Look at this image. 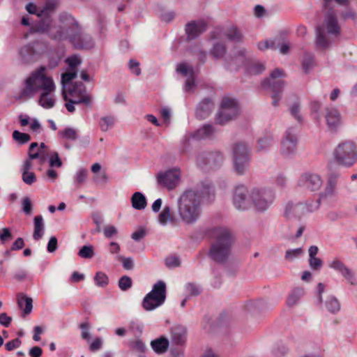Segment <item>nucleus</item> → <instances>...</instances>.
Masks as SVG:
<instances>
[{"mask_svg": "<svg viewBox=\"0 0 357 357\" xmlns=\"http://www.w3.org/2000/svg\"><path fill=\"white\" fill-rule=\"evenodd\" d=\"M321 185L322 181L320 176L314 174H305L298 181L299 186L312 191L319 189Z\"/></svg>", "mask_w": 357, "mask_h": 357, "instance_id": "nucleus-11", "label": "nucleus"}, {"mask_svg": "<svg viewBox=\"0 0 357 357\" xmlns=\"http://www.w3.org/2000/svg\"><path fill=\"white\" fill-rule=\"evenodd\" d=\"M248 160L247 159H242L237 158L234 160V169L237 174H243L248 169Z\"/></svg>", "mask_w": 357, "mask_h": 357, "instance_id": "nucleus-31", "label": "nucleus"}, {"mask_svg": "<svg viewBox=\"0 0 357 357\" xmlns=\"http://www.w3.org/2000/svg\"><path fill=\"white\" fill-rule=\"evenodd\" d=\"M23 88L16 96L17 100L33 98L37 93L56 84L53 77L45 66H39L31 71L23 80Z\"/></svg>", "mask_w": 357, "mask_h": 357, "instance_id": "nucleus-1", "label": "nucleus"}, {"mask_svg": "<svg viewBox=\"0 0 357 357\" xmlns=\"http://www.w3.org/2000/svg\"><path fill=\"white\" fill-rule=\"evenodd\" d=\"M249 198L251 207L257 211H266L273 201L271 192L266 190H252L250 192Z\"/></svg>", "mask_w": 357, "mask_h": 357, "instance_id": "nucleus-7", "label": "nucleus"}, {"mask_svg": "<svg viewBox=\"0 0 357 357\" xmlns=\"http://www.w3.org/2000/svg\"><path fill=\"white\" fill-rule=\"evenodd\" d=\"M326 307L331 312L335 313L340 310V305L336 298L331 296L326 302Z\"/></svg>", "mask_w": 357, "mask_h": 357, "instance_id": "nucleus-32", "label": "nucleus"}, {"mask_svg": "<svg viewBox=\"0 0 357 357\" xmlns=\"http://www.w3.org/2000/svg\"><path fill=\"white\" fill-rule=\"evenodd\" d=\"M57 248V239L56 237L52 236L50 238L47 244V250L50 252H53L56 250Z\"/></svg>", "mask_w": 357, "mask_h": 357, "instance_id": "nucleus-62", "label": "nucleus"}, {"mask_svg": "<svg viewBox=\"0 0 357 357\" xmlns=\"http://www.w3.org/2000/svg\"><path fill=\"white\" fill-rule=\"evenodd\" d=\"M80 328L82 329V337L85 340L89 339L90 333L89 331V324L87 323H82L80 325Z\"/></svg>", "mask_w": 357, "mask_h": 357, "instance_id": "nucleus-58", "label": "nucleus"}, {"mask_svg": "<svg viewBox=\"0 0 357 357\" xmlns=\"http://www.w3.org/2000/svg\"><path fill=\"white\" fill-rule=\"evenodd\" d=\"M131 202L132 207L137 210H142L146 206V199L139 192H136L132 195Z\"/></svg>", "mask_w": 357, "mask_h": 357, "instance_id": "nucleus-23", "label": "nucleus"}, {"mask_svg": "<svg viewBox=\"0 0 357 357\" xmlns=\"http://www.w3.org/2000/svg\"><path fill=\"white\" fill-rule=\"evenodd\" d=\"M325 27L328 34L337 36L340 29L335 16L333 13H328L325 18Z\"/></svg>", "mask_w": 357, "mask_h": 357, "instance_id": "nucleus-20", "label": "nucleus"}, {"mask_svg": "<svg viewBox=\"0 0 357 357\" xmlns=\"http://www.w3.org/2000/svg\"><path fill=\"white\" fill-rule=\"evenodd\" d=\"M237 113L236 102L229 98H224L216 121L220 124H224L236 116Z\"/></svg>", "mask_w": 357, "mask_h": 357, "instance_id": "nucleus-8", "label": "nucleus"}, {"mask_svg": "<svg viewBox=\"0 0 357 357\" xmlns=\"http://www.w3.org/2000/svg\"><path fill=\"white\" fill-rule=\"evenodd\" d=\"M316 44L321 49L326 48L328 45V42L324 34L319 29L317 31Z\"/></svg>", "mask_w": 357, "mask_h": 357, "instance_id": "nucleus-40", "label": "nucleus"}, {"mask_svg": "<svg viewBox=\"0 0 357 357\" xmlns=\"http://www.w3.org/2000/svg\"><path fill=\"white\" fill-rule=\"evenodd\" d=\"M325 119L331 131H336L342 124L341 114L335 108H327L326 109Z\"/></svg>", "mask_w": 357, "mask_h": 357, "instance_id": "nucleus-12", "label": "nucleus"}, {"mask_svg": "<svg viewBox=\"0 0 357 357\" xmlns=\"http://www.w3.org/2000/svg\"><path fill=\"white\" fill-rule=\"evenodd\" d=\"M129 67L132 72L136 75H139L141 73L139 68V63L135 60H130L129 62Z\"/></svg>", "mask_w": 357, "mask_h": 357, "instance_id": "nucleus-59", "label": "nucleus"}, {"mask_svg": "<svg viewBox=\"0 0 357 357\" xmlns=\"http://www.w3.org/2000/svg\"><path fill=\"white\" fill-rule=\"evenodd\" d=\"M176 71L186 78L194 75L192 68L185 63L178 64Z\"/></svg>", "mask_w": 357, "mask_h": 357, "instance_id": "nucleus-30", "label": "nucleus"}, {"mask_svg": "<svg viewBox=\"0 0 357 357\" xmlns=\"http://www.w3.org/2000/svg\"><path fill=\"white\" fill-rule=\"evenodd\" d=\"M207 24L204 21L191 22L187 24L185 31L188 38L194 39L206 30Z\"/></svg>", "mask_w": 357, "mask_h": 357, "instance_id": "nucleus-18", "label": "nucleus"}, {"mask_svg": "<svg viewBox=\"0 0 357 357\" xmlns=\"http://www.w3.org/2000/svg\"><path fill=\"white\" fill-rule=\"evenodd\" d=\"M296 137L291 133H287L281 145V152L286 156L294 154L297 150Z\"/></svg>", "mask_w": 357, "mask_h": 357, "instance_id": "nucleus-15", "label": "nucleus"}, {"mask_svg": "<svg viewBox=\"0 0 357 357\" xmlns=\"http://www.w3.org/2000/svg\"><path fill=\"white\" fill-rule=\"evenodd\" d=\"M34 231L33 237L35 240H39L42 238L44 231L43 218L41 215L34 218Z\"/></svg>", "mask_w": 357, "mask_h": 357, "instance_id": "nucleus-25", "label": "nucleus"}, {"mask_svg": "<svg viewBox=\"0 0 357 357\" xmlns=\"http://www.w3.org/2000/svg\"><path fill=\"white\" fill-rule=\"evenodd\" d=\"M172 338L176 344L182 343L185 337L186 330L183 326H176L172 328Z\"/></svg>", "mask_w": 357, "mask_h": 357, "instance_id": "nucleus-26", "label": "nucleus"}, {"mask_svg": "<svg viewBox=\"0 0 357 357\" xmlns=\"http://www.w3.org/2000/svg\"><path fill=\"white\" fill-rule=\"evenodd\" d=\"M78 255L82 258H92L94 256V250L93 246L91 245L82 246L79 250Z\"/></svg>", "mask_w": 357, "mask_h": 357, "instance_id": "nucleus-34", "label": "nucleus"}, {"mask_svg": "<svg viewBox=\"0 0 357 357\" xmlns=\"http://www.w3.org/2000/svg\"><path fill=\"white\" fill-rule=\"evenodd\" d=\"M303 252L301 248H296L293 250H289L286 252L285 259L289 261H293L298 256H300Z\"/></svg>", "mask_w": 357, "mask_h": 357, "instance_id": "nucleus-44", "label": "nucleus"}, {"mask_svg": "<svg viewBox=\"0 0 357 357\" xmlns=\"http://www.w3.org/2000/svg\"><path fill=\"white\" fill-rule=\"evenodd\" d=\"M38 144L36 142L31 143L29 149V159L32 162V160L40 158L41 163L45 162L47 156L43 154V152L40 151L38 149Z\"/></svg>", "mask_w": 357, "mask_h": 357, "instance_id": "nucleus-24", "label": "nucleus"}, {"mask_svg": "<svg viewBox=\"0 0 357 357\" xmlns=\"http://www.w3.org/2000/svg\"><path fill=\"white\" fill-rule=\"evenodd\" d=\"M151 346L157 354L166 352L169 347V340L165 337H160L151 341Z\"/></svg>", "mask_w": 357, "mask_h": 357, "instance_id": "nucleus-21", "label": "nucleus"}, {"mask_svg": "<svg viewBox=\"0 0 357 357\" xmlns=\"http://www.w3.org/2000/svg\"><path fill=\"white\" fill-rule=\"evenodd\" d=\"M94 280L96 285L102 287L108 284L109 278L105 273L98 272L94 277Z\"/></svg>", "mask_w": 357, "mask_h": 357, "instance_id": "nucleus-35", "label": "nucleus"}, {"mask_svg": "<svg viewBox=\"0 0 357 357\" xmlns=\"http://www.w3.org/2000/svg\"><path fill=\"white\" fill-rule=\"evenodd\" d=\"M250 192L243 186L235 189L233 202L238 210H245L251 207V201L249 198Z\"/></svg>", "mask_w": 357, "mask_h": 357, "instance_id": "nucleus-9", "label": "nucleus"}, {"mask_svg": "<svg viewBox=\"0 0 357 357\" xmlns=\"http://www.w3.org/2000/svg\"><path fill=\"white\" fill-rule=\"evenodd\" d=\"M146 235V231L144 229L140 228L132 234V238L136 241L141 240Z\"/></svg>", "mask_w": 357, "mask_h": 357, "instance_id": "nucleus-56", "label": "nucleus"}, {"mask_svg": "<svg viewBox=\"0 0 357 357\" xmlns=\"http://www.w3.org/2000/svg\"><path fill=\"white\" fill-rule=\"evenodd\" d=\"M304 207L301 204H294L288 203L285 206L284 214L287 217L293 215H300L303 213Z\"/></svg>", "mask_w": 357, "mask_h": 357, "instance_id": "nucleus-27", "label": "nucleus"}, {"mask_svg": "<svg viewBox=\"0 0 357 357\" xmlns=\"http://www.w3.org/2000/svg\"><path fill=\"white\" fill-rule=\"evenodd\" d=\"M227 37L232 40H239L241 38V35L236 28L232 27L228 31Z\"/></svg>", "mask_w": 357, "mask_h": 357, "instance_id": "nucleus-52", "label": "nucleus"}, {"mask_svg": "<svg viewBox=\"0 0 357 357\" xmlns=\"http://www.w3.org/2000/svg\"><path fill=\"white\" fill-rule=\"evenodd\" d=\"M62 94L65 100H70L77 103L89 105L91 100L82 83L64 86L62 89Z\"/></svg>", "mask_w": 357, "mask_h": 357, "instance_id": "nucleus-5", "label": "nucleus"}, {"mask_svg": "<svg viewBox=\"0 0 357 357\" xmlns=\"http://www.w3.org/2000/svg\"><path fill=\"white\" fill-rule=\"evenodd\" d=\"M21 343V340L19 338H16L8 342L5 344V347L8 351H12L14 349L18 348L20 346Z\"/></svg>", "mask_w": 357, "mask_h": 357, "instance_id": "nucleus-54", "label": "nucleus"}, {"mask_svg": "<svg viewBox=\"0 0 357 357\" xmlns=\"http://www.w3.org/2000/svg\"><path fill=\"white\" fill-rule=\"evenodd\" d=\"M328 266L331 268L338 271L352 285L356 284L354 274L340 260L334 259Z\"/></svg>", "mask_w": 357, "mask_h": 357, "instance_id": "nucleus-14", "label": "nucleus"}, {"mask_svg": "<svg viewBox=\"0 0 357 357\" xmlns=\"http://www.w3.org/2000/svg\"><path fill=\"white\" fill-rule=\"evenodd\" d=\"M177 212L185 224L195 222L201 215V199L199 195L193 190H187L178 198Z\"/></svg>", "mask_w": 357, "mask_h": 357, "instance_id": "nucleus-2", "label": "nucleus"}, {"mask_svg": "<svg viewBox=\"0 0 357 357\" xmlns=\"http://www.w3.org/2000/svg\"><path fill=\"white\" fill-rule=\"evenodd\" d=\"M50 167H60L62 165V162L57 153H54L50 159Z\"/></svg>", "mask_w": 357, "mask_h": 357, "instance_id": "nucleus-53", "label": "nucleus"}, {"mask_svg": "<svg viewBox=\"0 0 357 357\" xmlns=\"http://www.w3.org/2000/svg\"><path fill=\"white\" fill-rule=\"evenodd\" d=\"M102 344V340L98 337L91 342L89 346V349L92 351H96L100 349Z\"/></svg>", "mask_w": 357, "mask_h": 357, "instance_id": "nucleus-57", "label": "nucleus"}, {"mask_svg": "<svg viewBox=\"0 0 357 357\" xmlns=\"http://www.w3.org/2000/svg\"><path fill=\"white\" fill-rule=\"evenodd\" d=\"M87 174V171L84 169L78 170L75 176V181L79 185L83 183L86 179Z\"/></svg>", "mask_w": 357, "mask_h": 357, "instance_id": "nucleus-47", "label": "nucleus"}, {"mask_svg": "<svg viewBox=\"0 0 357 357\" xmlns=\"http://www.w3.org/2000/svg\"><path fill=\"white\" fill-rule=\"evenodd\" d=\"M180 173L178 170H170L158 175V183L168 189L174 188L178 183Z\"/></svg>", "mask_w": 357, "mask_h": 357, "instance_id": "nucleus-10", "label": "nucleus"}, {"mask_svg": "<svg viewBox=\"0 0 357 357\" xmlns=\"http://www.w3.org/2000/svg\"><path fill=\"white\" fill-rule=\"evenodd\" d=\"M12 238L11 234L8 228L2 229L0 232V239L4 243L5 241L10 240Z\"/></svg>", "mask_w": 357, "mask_h": 357, "instance_id": "nucleus-61", "label": "nucleus"}, {"mask_svg": "<svg viewBox=\"0 0 357 357\" xmlns=\"http://www.w3.org/2000/svg\"><path fill=\"white\" fill-rule=\"evenodd\" d=\"M114 124V119L112 116H104L101 118L100 126L102 131H107Z\"/></svg>", "mask_w": 357, "mask_h": 357, "instance_id": "nucleus-38", "label": "nucleus"}, {"mask_svg": "<svg viewBox=\"0 0 357 357\" xmlns=\"http://www.w3.org/2000/svg\"><path fill=\"white\" fill-rule=\"evenodd\" d=\"M76 73H63L61 76V84L64 86H71V81L76 77Z\"/></svg>", "mask_w": 357, "mask_h": 357, "instance_id": "nucleus-41", "label": "nucleus"}, {"mask_svg": "<svg viewBox=\"0 0 357 357\" xmlns=\"http://www.w3.org/2000/svg\"><path fill=\"white\" fill-rule=\"evenodd\" d=\"M211 111V105L208 101H204L198 105L196 111L197 116L200 118L205 117Z\"/></svg>", "mask_w": 357, "mask_h": 357, "instance_id": "nucleus-29", "label": "nucleus"}, {"mask_svg": "<svg viewBox=\"0 0 357 357\" xmlns=\"http://www.w3.org/2000/svg\"><path fill=\"white\" fill-rule=\"evenodd\" d=\"M322 260L318 257H310L309 259V264L312 269L318 270L322 266Z\"/></svg>", "mask_w": 357, "mask_h": 357, "instance_id": "nucleus-49", "label": "nucleus"}, {"mask_svg": "<svg viewBox=\"0 0 357 357\" xmlns=\"http://www.w3.org/2000/svg\"><path fill=\"white\" fill-rule=\"evenodd\" d=\"M234 159L238 158H248V148L243 144H236L233 148Z\"/></svg>", "mask_w": 357, "mask_h": 357, "instance_id": "nucleus-28", "label": "nucleus"}, {"mask_svg": "<svg viewBox=\"0 0 357 357\" xmlns=\"http://www.w3.org/2000/svg\"><path fill=\"white\" fill-rule=\"evenodd\" d=\"M186 290L188 294L191 296H197L200 294L201 289L195 284H189L186 287Z\"/></svg>", "mask_w": 357, "mask_h": 357, "instance_id": "nucleus-55", "label": "nucleus"}, {"mask_svg": "<svg viewBox=\"0 0 357 357\" xmlns=\"http://www.w3.org/2000/svg\"><path fill=\"white\" fill-rule=\"evenodd\" d=\"M60 135L61 137L69 140H75L77 138L76 130L70 128L65 129Z\"/></svg>", "mask_w": 357, "mask_h": 357, "instance_id": "nucleus-42", "label": "nucleus"}, {"mask_svg": "<svg viewBox=\"0 0 357 357\" xmlns=\"http://www.w3.org/2000/svg\"><path fill=\"white\" fill-rule=\"evenodd\" d=\"M321 202L326 204H333L338 200L337 192L335 185L330 183L325 190L321 193L320 197Z\"/></svg>", "mask_w": 357, "mask_h": 357, "instance_id": "nucleus-19", "label": "nucleus"}, {"mask_svg": "<svg viewBox=\"0 0 357 357\" xmlns=\"http://www.w3.org/2000/svg\"><path fill=\"white\" fill-rule=\"evenodd\" d=\"M56 90V84L52 87L39 92L38 102L40 106L45 109L52 108L55 105L54 93Z\"/></svg>", "mask_w": 357, "mask_h": 357, "instance_id": "nucleus-13", "label": "nucleus"}, {"mask_svg": "<svg viewBox=\"0 0 357 357\" xmlns=\"http://www.w3.org/2000/svg\"><path fill=\"white\" fill-rule=\"evenodd\" d=\"M231 243L230 234L225 231L218 238L217 243L210 251L211 257L218 262H222L229 254V248Z\"/></svg>", "mask_w": 357, "mask_h": 357, "instance_id": "nucleus-6", "label": "nucleus"}, {"mask_svg": "<svg viewBox=\"0 0 357 357\" xmlns=\"http://www.w3.org/2000/svg\"><path fill=\"white\" fill-rule=\"evenodd\" d=\"M283 75V73L279 70H274L271 75V77L268 80L269 84L272 89V91L273 92V102L274 105H278V102L279 101L280 98H278V93L276 92V90L278 89L279 91H282V88L283 86V82L282 80H275V78L280 77Z\"/></svg>", "mask_w": 357, "mask_h": 357, "instance_id": "nucleus-17", "label": "nucleus"}, {"mask_svg": "<svg viewBox=\"0 0 357 357\" xmlns=\"http://www.w3.org/2000/svg\"><path fill=\"white\" fill-rule=\"evenodd\" d=\"M310 107L312 112L316 116L317 118H318L319 116L321 103L317 100L312 101L310 104Z\"/></svg>", "mask_w": 357, "mask_h": 357, "instance_id": "nucleus-50", "label": "nucleus"}, {"mask_svg": "<svg viewBox=\"0 0 357 357\" xmlns=\"http://www.w3.org/2000/svg\"><path fill=\"white\" fill-rule=\"evenodd\" d=\"M302 295V291L300 289L294 290L289 296L287 303L289 305H295L300 299Z\"/></svg>", "mask_w": 357, "mask_h": 357, "instance_id": "nucleus-43", "label": "nucleus"}, {"mask_svg": "<svg viewBox=\"0 0 357 357\" xmlns=\"http://www.w3.org/2000/svg\"><path fill=\"white\" fill-rule=\"evenodd\" d=\"M13 138L16 142H17L20 144H26L31 139V137L29 135L24 132H20L18 130L13 131Z\"/></svg>", "mask_w": 357, "mask_h": 357, "instance_id": "nucleus-33", "label": "nucleus"}, {"mask_svg": "<svg viewBox=\"0 0 357 357\" xmlns=\"http://www.w3.org/2000/svg\"><path fill=\"white\" fill-rule=\"evenodd\" d=\"M123 263V266L127 270L132 269L133 268V260L130 257H120Z\"/></svg>", "mask_w": 357, "mask_h": 357, "instance_id": "nucleus-60", "label": "nucleus"}, {"mask_svg": "<svg viewBox=\"0 0 357 357\" xmlns=\"http://www.w3.org/2000/svg\"><path fill=\"white\" fill-rule=\"evenodd\" d=\"M334 156L338 164L351 167L357 160V147L353 142H341L335 149Z\"/></svg>", "mask_w": 357, "mask_h": 357, "instance_id": "nucleus-3", "label": "nucleus"}, {"mask_svg": "<svg viewBox=\"0 0 357 357\" xmlns=\"http://www.w3.org/2000/svg\"><path fill=\"white\" fill-rule=\"evenodd\" d=\"M33 163L30 160L23 162L21 167L22 180L29 185H31L37 181L35 173L32 171Z\"/></svg>", "mask_w": 357, "mask_h": 357, "instance_id": "nucleus-16", "label": "nucleus"}, {"mask_svg": "<svg viewBox=\"0 0 357 357\" xmlns=\"http://www.w3.org/2000/svg\"><path fill=\"white\" fill-rule=\"evenodd\" d=\"M166 298V285L162 281L156 282L152 290L144 297L143 307L147 311H151L160 306Z\"/></svg>", "mask_w": 357, "mask_h": 357, "instance_id": "nucleus-4", "label": "nucleus"}, {"mask_svg": "<svg viewBox=\"0 0 357 357\" xmlns=\"http://www.w3.org/2000/svg\"><path fill=\"white\" fill-rule=\"evenodd\" d=\"M18 305L23 310L24 316L31 313L33 305L32 298L24 295H20L17 298Z\"/></svg>", "mask_w": 357, "mask_h": 357, "instance_id": "nucleus-22", "label": "nucleus"}, {"mask_svg": "<svg viewBox=\"0 0 357 357\" xmlns=\"http://www.w3.org/2000/svg\"><path fill=\"white\" fill-rule=\"evenodd\" d=\"M213 133V130L211 126H204L198 130V135L201 137H207Z\"/></svg>", "mask_w": 357, "mask_h": 357, "instance_id": "nucleus-48", "label": "nucleus"}, {"mask_svg": "<svg viewBox=\"0 0 357 357\" xmlns=\"http://www.w3.org/2000/svg\"><path fill=\"white\" fill-rule=\"evenodd\" d=\"M171 219V210L168 206L164 207L162 212L159 215V222L162 225H165Z\"/></svg>", "mask_w": 357, "mask_h": 357, "instance_id": "nucleus-39", "label": "nucleus"}, {"mask_svg": "<svg viewBox=\"0 0 357 357\" xmlns=\"http://www.w3.org/2000/svg\"><path fill=\"white\" fill-rule=\"evenodd\" d=\"M226 53L225 47L222 44H216L211 50V55L215 58H222Z\"/></svg>", "mask_w": 357, "mask_h": 357, "instance_id": "nucleus-37", "label": "nucleus"}, {"mask_svg": "<svg viewBox=\"0 0 357 357\" xmlns=\"http://www.w3.org/2000/svg\"><path fill=\"white\" fill-rule=\"evenodd\" d=\"M195 80H194V75L191 77H188L187 80L185 82V89L186 91H192L195 89Z\"/></svg>", "mask_w": 357, "mask_h": 357, "instance_id": "nucleus-63", "label": "nucleus"}, {"mask_svg": "<svg viewBox=\"0 0 357 357\" xmlns=\"http://www.w3.org/2000/svg\"><path fill=\"white\" fill-rule=\"evenodd\" d=\"M26 9L31 14H36L38 16H41L42 15L45 14L49 8L45 7L43 9H39L35 4L29 3L26 6Z\"/></svg>", "mask_w": 357, "mask_h": 357, "instance_id": "nucleus-36", "label": "nucleus"}, {"mask_svg": "<svg viewBox=\"0 0 357 357\" xmlns=\"http://www.w3.org/2000/svg\"><path fill=\"white\" fill-rule=\"evenodd\" d=\"M131 285L132 280L128 276H123L119 281V287L123 291L127 290Z\"/></svg>", "mask_w": 357, "mask_h": 357, "instance_id": "nucleus-46", "label": "nucleus"}, {"mask_svg": "<svg viewBox=\"0 0 357 357\" xmlns=\"http://www.w3.org/2000/svg\"><path fill=\"white\" fill-rule=\"evenodd\" d=\"M43 350L39 347H33L29 351V354L31 357H40Z\"/></svg>", "mask_w": 357, "mask_h": 357, "instance_id": "nucleus-64", "label": "nucleus"}, {"mask_svg": "<svg viewBox=\"0 0 357 357\" xmlns=\"http://www.w3.org/2000/svg\"><path fill=\"white\" fill-rule=\"evenodd\" d=\"M22 210L26 214L29 215L32 210V204L29 197H24L22 200Z\"/></svg>", "mask_w": 357, "mask_h": 357, "instance_id": "nucleus-51", "label": "nucleus"}, {"mask_svg": "<svg viewBox=\"0 0 357 357\" xmlns=\"http://www.w3.org/2000/svg\"><path fill=\"white\" fill-rule=\"evenodd\" d=\"M108 180L109 177L105 172H101L93 176V181L97 184H105Z\"/></svg>", "mask_w": 357, "mask_h": 357, "instance_id": "nucleus-45", "label": "nucleus"}]
</instances>
